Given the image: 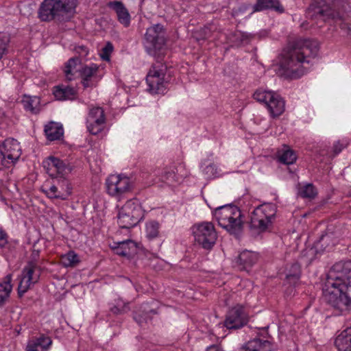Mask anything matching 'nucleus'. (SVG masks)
Returning <instances> with one entry per match:
<instances>
[{"label":"nucleus","mask_w":351,"mask_h":351,"mask_svg":"<svg viewBox=\"0 0 351 351\" xmlns=\"http://www.w3.org/2000/svg\"><path fill=\"white\" fill-rule=\"evenodd\" d=\"M108 5L115 12L118 21L124 27H129L131 23V16L123 3L119 1H110Z\"/></svg>","instance_id":"21"},{"label":"nucleus","mask_w":351,"mask_h":351,"mask_svg":"<svg viewBox=\"0 0 351 351\" xmlns=\"http://www.w3.org/2000/svg\"><path fill=\"white\" fill-rule=\"evenodd\" d=\"M146 237L149 240L154 239V222L149 221L145 226Z\"/></svg>","instance_id":"41"},{"label":"nucleus","mask_w":351,"mask_h":351,"mask_svg":"<svg viewBox=\"0 0 351 351\" xmlns=\"http://www.w3.org/2000/svg\"><path fill=\"white\" fill-rule=\"evenodd\" d=\"M12 274H8L4 277L3 281L0 282V306L5 302L10 296L12 289Z\"/></svg>","instance_id":"32"},{"label":"nucleus","mask_w":351,"mask_h":351,"mask_svg":"<svg viewBox=\"0 0 351 351\" xmlns=\"http://www.w3.org/2000/svg\"><path fill=\"white\" fill-rule=\"evenodd\" d=\"M44 131L47 138L51 141L60 139L64 134L62 125L53 121L45 125Z\"/></svg>","instance_id":"26"},{"label":"nucleus","mask_w":351,"mask_h":351,"mask_svg":"<svg viewBox=\"0 0 351 351\" xmlns=\"http://www.w3.org/2000/svg\"><path fill=\"white\" fill-rule=\"evenodd\" d=\"M2 165L9 168L14 164L21 155L19 143L14 138L6 139L0 146Z\"/></svg>","instance_id":"15"},{"label":"nucleus","mask_w":351,"mask_h":351,"mask_svg":"<svg viewBox=\"0 0 351 351\" xmlns=\"http://www.w3.org/2000/svg\"><path fill=\"white\" fill-rule=\"evenodd\" d=\"M72 186L67 178H53L51 180H47L43 185L42 191L51 199H60L66 200L72 193Z\"/></svg>","instance_id":"9"},{"label":"nucleus","mask_w":351,"mask_h":351,"mask_svg":"<svg viewBox=\"0 0 351 351\" xmlns=\"http://www.w3.org/2000/svg\"><path fill=\"white\" fill-rule=\"evenodd\" d=\"M41 272V265H36L34 262H27L19 278L18 292L20 295H23L38 282Z\"/></svg>","instance_id":"12"},{"label":"nucleus","mask_w":351,"mask_h":351,"mask_svg":"<svg viewBox=\"0 0 351 351\" xmlns=\"http://www.w3.org/2000/svg\"><path fill=\"white\" fill-rule=\"evenodd\" d=\"M166 71V68L159 71H155V94L163 95L168 91L171 77Z\"/></svg>","instance_id":"22"},{"label":"nucleus","mask_w":351,"mask_h":351,"mask_svg":"<svg viewBox=\"0 0 351 351\" xmlns=\"http://www.w3.org/2000/svg\"><path fill=\"white\" fill-rule=\"evenodd\" d=\"M161 29H162V26H160L158 24L155 25V29H154L155 33L157 32L158 31L160 30Z\"/></svg>","instance_id":"50"},{"label":"nucleus","mask_w":351,"mask_h":351,"mask_svg":"<svg viewBox=\"0 0 351 351\" xmlns=\"http://www.w3.org/2000/svg\"><path fill=\"white\" fill-rule=\"evenodd\" d=\"M106 118L104 110L100 107H94L89 111L86 125L90 133L97 134L105 128Z\"/></svg>","instance_id":"16"},{"label":"nucleus","mask_w":351,"mask_h":351,"mask_svg":"<svg viewBox=\"0 0 351 351\" xmlns=\"http://www.w3.org/2000/svg\"><path fill=\"white\" fill-rule=\"evenodd\" d=\"M317 51V43L312 40L298 39L289 43L281 53L278 72L288 77H301L306 72L304 64L311 62Z\"/></svg>","instance_id":"2"},{"label":"nucleus","mask_w":351,"mask_h":351,"mask_svg":"<svg viewBox=\"0 0 351 351\" xmlns=\"http://www.w3.org/2000/svg\"><path fill=\"white\" fill-rule=\"evenodd\" d=\"M226 43L231 47H238L242 44L247 43L250 40V35L239 30L231 32L226 35Z\"/></svg>","instance_id":"27"},{"label":"nucleus","mask_w":351,"mask_h":351,"mask_svg":"<svg viewBox=\"0 0 351 351\" xmlns=\"http://www.w3.org/2000/svg\"><path fill=\"white\" fill-rule=\"evenodd\" d=\"M143 210L139 201L131 199L121 207L117 214V223L121 228L130 229L142 219Z\"/></svg>","instance_id":"7"},{"label":"nucleus","mask_w":351,"mask_h":351,"mask_svg":"<svg viewBox=\"0 0 351 351\" xmlns=\"http://www.w3.org/2000/svg\"><path fill=\"white\" fill-rule=\"evenodd\" d=\"M82 83L84 87H93L101 79L102 74L100 73L99 66L94 63L85 65L80 70Z\"/></svg>","instance_id":"17"},{"label":"nucleus","mask_w":351,"mask_h":351,"mask_svg":"<svg viewBox=\"0 0 351 351\" xmlns=\"http://www.w3.org/2000/svg\"><path fill=\"white\" fill-rule=\"evenodd\" d=\"M80 60L77 58H73L69 60L64 68V73L66 79L69 81L75 77V75L80 69L78 68Z\"/></svg>","instance_id":"33"},{"label":"nucleus","mask_w":351,"mask_h":351,"mask_svg":"<svg viewBox=\"0 0 351 351\" xmlns=\"http://www.w3.org/2000/svg\"><path fill=\"white\" fill-rule=\"evenodd\" d=\"M253 97L257 101L265 105L272 117H278L285 111V101L276 93L258 88L254 92Z\"/></svg>","instance_id":"10"},{"label":"nucleus","mask_w":351,"mask_h":351,"mask_svg":"<svg viewBox=\"0 0 351 351\" xmlns=\"http://www.w3.org/2000/svg\"><path fill=\"white\" fill-rule=\"evenodd\" d=\"M265 9H272L279 13H282L285 11L278 0H257L254 5V10L261 11Z\"/></svg>","instance_id":"30"},{"label":"nucleus","mask_w":351,"mask_h":351,"mask_svg":"<svg viewBox=\"0 0 351 351\" xmlns=\"http://www.w3.org/2000/svg\"><path fill=\"white\" fill-rule=\"evenodd\" d=\"M206 351H221V350L219 346L213 345V346H209L207 348Z\"/></svg>","instance_id":"48"},{"label":"nucleus","mask_w":351,"mask_h":351,"mask_svg":"<svg viewBox=\"0 0 351 351\" xmlns=\"http://www.w3.org/2000/svg\"><path fill=\"white\" fill-rule=\"evenodd\" d=\"M134 318L136 320V322H138L139 324H142L143 321L145 320V317L139 318L138 319L136 315H134Z\"/></svg>","instance_id":"49"},{"label":"nucleus","mask_w":351,"mask_h":351,"mask_svg":"<svg viewBox=\"0 0 351 351\" xmlns=\"http://www.w3.org/2000/svg\"><path fill=\"white\" fill-rule=\"evenodd\" d=\"M276 214V206L271 203H265L256 207L250 215V227L259 232L265 231L271 223Z\"/></svg>","instance_id":"8"},{"label":"nucleus","mask_w":351,"mask_h":351,"mask_svg":"<svg viewBox=\"0 0 351 351\" xmlns=\"http://www.w3.org/2000/svg\"><path fill=\"white\" fill-rule=\"evenodd\" d=\"M105 187L109 196L120 202L132 193L134 183L125 174H112L106 179Z\"/></svg>","instance_id":"6"},{"label":"nucleus","mask_w":351,"mask_h":351,"mask_svg":"<svg viewBox=\"0 0 351 351\" xmlns=\"http://www.w3.org/2000/svg\"><path fill=\"white\" fill-rule=\"evenodd\" d=\"M317 194V189L313 184L306 183L298 187V195L302 198L313 199Z\"/></svg>","instance_id":"35"},{"label":"nucleus","mask_w":351,"mask_h":351,"mask_svg":"<svg viewBox=\"0 0 351 351\" xmlns=\"http://www.w3.org/2000/svg\"><path fill=\"white\" fill-rule=\"evenodd\" d=\"M52 343L53 341L50 337L41 335L28 340L25 351H49Z\"/></svg>","instance_id":"20"},{"label":"nucleus","mask_w":351,"mask_h":351,"mask_svg":"<svg viewBox=\"0 0 351 351\" xmlns=\"http://www.w3.org/2000/svg\"><path fill=\"white\" fill-rule=\"evenodd\" d=\"M61 261L64 266L73 267L79 262V258L75 252L69 251L62 256Z\"/></svg>","instance_id":"38"},{"label":"nucleus","mask_w":351,"mask_h":351,"mask_svg":"<svg viewBox=\"0 0 351 351\" xmlns=\"http://www.w3.org/2000/svg\"><path fill=\"white\" fill-rule=\"evenodd\" d=\"M346 147V145L341 143L340 141L336 142L333 145V151L335 154H339L343 149Z\"/></svg>","instance_id":"46"},{"label":"nucleus","mask_w":351,"mask_h":351,"mask_svg":"<svg viewBox=\"0 0 351 351\" xmlns=\"http://www.w3.org/2000/svg\"><path fill=\"white\" fill-rule=\"evenodd\" d=\"M249 320L247 308L242 304H236L227 313L224 326L228 329H239L244 326Z\"/></svg>","instance_id":"14"},{"label":"nucleus","mask_w":351,"mask_h":351,"mask_svg":"<svg viewBox=\"0 0 351 351\" xmlns=\"http://www.w3.org/2000/svg\"><path fill=\"white\" fill-rule=\"evenodd\" d=\"M335 346L338 351H351V326L336 337Z\"/></svg>","instance_id":"23"},{"label":"nucleus","mask_w":351,"mask_h":351,"mask_svg":"<svg viewBox=\"0 0 351 351\" xmlns=\"http://www.w3.org/2000/svg\"><path fill=\"white\" fill-rule=\"evenodd\" d=\"M75 0H44L38 10V16L43 21L56 19L68 21L75 13Z\"/></svg>","instance_id":"3"},{"label":"nucleus","mask_w":351,"mask_h":351,"mask_svg":"<svg viewBox=\"0 0 351 351\" xmlns=\"http://www.w3.org/2000/svg\"><path fill=\"white\" fill-rule=\"evenodd\" d=\"M21 103L24 109L32 114H37L40 110V99L38 97L25 95Z\"/></svg>","instance_id":"29"},{"label":"nucleus","mask_w":351,"mask_h":351,"mask_svg":"<svg viewBox=\"0 0 351 351\" xmlns=\"http://www.w3.org/2000/svg\"><path fill=\"white\" fill-rule=\"evenodd\" d=\"M143 45L147 53L154 55V27H149L147 29L146 33L143 38Z\"/></svg>","instance_id":"36"},{"label":"nucleus","mask_w":351,"mask_h":351,"mask_svg":"<svg viewBox=\"0 0 351 351\" xmlns=\"http://www.w3.org/2000/svg\"><path fill=\"white\" fill-rule=\"evenodd\" d=\"M53 93L57 100H73L76 97L77 91L73 87L59 85L54 87Z\"/></svg>","instance_id":"24"},{"label":"nucleus","mask_w":351,"mask_h":351,"mask_svg":"<svg viewBox=\"0 0 351 351\" xmlns=\"http://www.w3.org/2000/svg\"><path fill=\"white\" fill-rule=\"evenodd\" d=\"M324 300L340 313L351 309V261L335 263L322 289Z\"/></svg>","instance_id":"1"},{"label":"nucleus","mask_w":351,"mask_h":351,"mask_svg":"<svg viewBox=\"0 0 351 351\" xmlns=\"http://www.w3.org/2000/svg\"><path fill=\"white\" fill-rule=\"evenodd\" d=\"M278 161L285 165H292L297 160L295 152L287 146H284L277 152Z\"/></svg>","instance_id":"31"},{"label":"nucleus","mask_w":351,"mask_h":351,"mask_svg":"<svg viewBox=\"0 0 351 351\" xmlns=\"http://www.w3.org/2000/svg\"><path fill=\"white\" fill-rule=\"evenodd\" d=\"M339 2L334 0H318L313 2L307 10V15L311 19L326 22L330 19L339 25L341 22L346 21L348 14L346 12L337 11L336 8L339 7Z\"/></svg>","instance_id":"4"},{"label":"nucleus","mask_w":351,"mask_h":351,"mask_svg":"<svg viewBox=\"0 0 351 351\" xmlns=\"http://www.w3.org/2000/svg\"><path fill=\"white\" fill-rule=\"evenodd\" d=\"M300 277V266L298 263H293L291 271L286 274V278L290 284H295Z\"/></svg>","instance_id":"37"},{"label":"nucleus","mask_w":351,"mask_h":351,"mask_svg":"<svg viewBox=\"0 0 351 351\" xmlns=\"http://www.w3.org/2000/svg\"><path fill=\"white\" fill-rule=\"evenodd\" d=\"M110 247L117 254L128 258L136 254L138 250V244L131 239L112 241Z\"/></svg>","instance_id":"18"},{"label":"nucleus","mask_w":351,"mask_h":351,"mask_svg":"<svg viewBox=\"0 0 351 351\" xmlns=\"http://www.w3.org/2000/svg\"><path fill=\"white\" fill-rule=\"evenodd\" d=\"M178 169L174 165L171 164L166 166L162 169L159 176L160 180L169 186H176L180 184L183 178L187 176L186 173L181 175L178 173Z\"/></svg>","instance_id":"19"},{"label":"nucleus","mask_w":351,"mask_h":351,"mask_svg":"<svg viewBox=\"0 0 351 351\" xmlns=\"http://www.w3.org/2000/svg\"><path fill=\"white\" fill-rule=\"evenodd\" d=\"M219 225L231 234H237L243 226L242 215L240 209L233 205H224L215 208L213 212Z\"/></svg>","instance_id":"5"},{"label":"nucleus","mask_w":351,"mask_h":351,"mask_svg":"<svg viewBox=\"0 0 351 351\" xmlns=\"http://www.w3.org/2000/svg\"><path fill=\"white\" fill-rule=\"evenodd\" d=\"M43 167L51 178L67 177L73 170V166L67 161L54 156H49L43 162Z\"/></svg>","instance_id":"13"},{"label":"nucleus","mask_w":351,"mask_h":351,"mask_svg":"<svg viewBox=\"0 0 351 351\" xmlns=\"http://www.w3.org/2000/svg\"><path fill=\"white\" fill-rule=\"evenodd\" d=\"M39 252L38 251H33L31 254L30 260L28 262H34V263L36 265H40V262L39 260Z\"/></svg>","instance_id":"45"},{"label":"nucleus","mask_w":351,"mask_h":351,"mask_svg":"<svg viewBox=\"0 0 351 351\" xmlns=\"http://www.w3.org/2000/svg\"><path fill=\"white\" fill-rule=\"evenodd\" d=\"M200 169L202 173L207 179H214L222 175L221 170L214 163H210L205 167L201 164Z\"/></svg>","instance_id":"34"},{"label":"nucleus","mask_w":351,"mask_h":351,"mask_svg":"<svg viewBox=\"0 0 351 351\" xmlns=\"http://www.w3.org/2000/svg\"><path fill=\"white\" fill-rule=\"evenodd\" d=\"M113 49L114 47L112 43L108 42L99 52L100 58L104 61L109 62L110 60V56Z\"/></svg>","instance_id":"39"},{"label":"nucleus","mask_w":351,"mask_h":351,"mask_svg":"<svg viewBox=\"0 0 351 351\" xmlns=\"http://www.w3.org/2000/svg\"><path fill=\"white\" fill-rule=\"evenodd\" d=\"M8 243V236L5 232L0 226V249L4 247Z\"/></svg>","instance_id":"43"},{"label":"nucleus","mask_w":351,"mask_h":351,"mask_svg":"<svg viewBox=\"0 0 351 351\" xmlns=\"http://www.w3.org/2000/svg\"><path fill=\"white\" fill-rule=\"evenodd\" d=\"M146 82L148 86L147 90L152 93L154 87V74H152V71L150 70L146 77Z\"/></svg>","instance_id":"44"},{"label":"nucleus","mask_w":351,"mask_h":351,"mask_svg":"<svg viewBox=\"0 0 351 351\" xmlns=\"http://www.w3.org/2000/svg\"><path fill=\"white\" fill-rule=\"evenodd\" d=\"M241 351H271V345L268 340L254 339L249 341Z\"/></svg>","instance_id":"28"},{"label":"nucleus","mask_w":351,"mask_h":351,"mask_svg":"<svg viewBox=\"0 0 351 351\" xmlns=\"http://www.w3.org/2000/svg\"><path fill=\"white\" fill-rule=\"evenodd\" d=\"M7 49V43L5 40L0 39V59L2 58Z\"/></svg>","instance_id":"47"},{"label":"nucleus","mask_w":351,"mask_h":351,"mask_svg":"<svg viewBox=\"0 0 351 351\" xmlns=\"http://www.w3.org/2000/svg\"><path fill=\"white\" fill-rule=\"evenodd\" d=\"M128 308L127 304L121 299H119L116 304L110 307V311L114 314H119L127 311Z\"/></svg>","instance_id":"40"},{"label":"nucleus","mask_w":351,"mask_h":351,"mask_svg":"<svg viewBox=\"0 0 351 351\" xmlns=\"http://www.w3.org/2000/svg\"><path fill=\"white\" fill-rule=\"evenodd\" d=\"M192 232L195 241L206 250L213 247L217 238L215 228L211 222L204 221L194 224Z\"/></svg>","instance_id":"11"},{"label":"nucleus","mask_w":351,"mask_h":351,"mask_svg":"<svg viewBox=\"0 0 351 351\" xmlns=\"http://www.w3.org/2000/svg\"><path fill=\"white\" fill-rule=\"evenodd\" d=\"M166 43V38L164 33L161 35L155 36V50L158 49H161L162 46H163Z\"/></svg>","instance_id":"42"},{"label":"nucleus","mask_w":351,"mask_h":351,"mask_svg":"<svg viewBox=\"0 0 351 351\" xmlns=\"http://www.w3.org/2000/svg\"><path fill=\"white\" fill-rule=\"evenodd\" d=\"M258 254L252 251L244 250L240 253L237 258V263L241 269L247 270L258 261Z\"/></svg>","instance_id":"25"}]
</instances>
